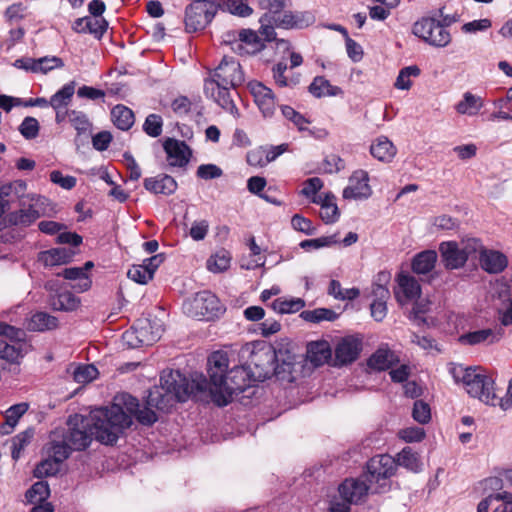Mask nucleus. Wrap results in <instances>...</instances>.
Instances as JSON below:
<instances>
[{
  "mask_svg": "<svg viewBox=\"0 0 512 512\" xmlns=\"http://www.w3.org/2000/svg\"><path fill=\"white\" fill-rule=\"evenodd\" d=\"M231 257L225 250L219 251L207 260V268L213 273H220L228 269Z\"/></svg>",
  "mask_w": 512,
  "mask_h": 512,
  "instance_id": "obj_49",
  "label": "nucleus"
},
{
  "mask_svg": "<svg viewBox=\"0 0 512 512\" xmlns=\"http://www.w3.org/2000/svg\"><path fill=\"white\" fill-rule=\"evenodd\" d=\"M339 494L342 500L351 504H357L367 495L368 486L357 479H346L339 486Z\"/></svg>",
  "mask_w": 512,
  "mask_h": 512,
  "instance_id": "obj_23",
  "label": "nucleus"
},
{
  "mask_svg": "<svg viewBox=\"0 0 512 512\" xmlns=\"http://www.w3.org/2000/svg\"><path fill=\"white\" fill-rule=\"evenodd\" d=\"M313 202L321 205L320 217L325 223H334L338 220L339 209L333 194L319 195L313 199Z\"/></svg>",
  "mask_w": 512,
  "mask_h": 512,
  "instance_id": "obj_29",
  "label": "nucleus"
},
{
  "mask_svg": "<svg viewBox=\"0 0 512 512\" xmlns=\"http://www.w3.org/2000/svg\"><path fill=\"white\" fill-rule=\"evenodd\" d=\"M264 19L269 23H273L277 28L293 29L306 26L303 15L299 13L285 12L284 14L278 13L276 15L264 14Z\"/></svg>",
  "mask_w": 512,
  "mask_h": 512,
  "instance_id": "obj_28",
  "label": "nucleus"
},
{
  "mask_svg": "<svg viewBox=\"0 0 512 512\" xmlns=\"http://www.w3.org/2000/svg\"><path fill=\"white\" fill-rule=\"evenodd\" d=\"M281 111L283 116L291 121L300 131L306 130V125L309 121L303 115L290 106H283Z\"/></svg>",
  "mask_w": 512,
  "mask_h": 512,
  "instance_id": "obj_60",
  "label": "nucleus"
},
{
  "mask_svg": "<svg viewBox=\"0 0 512 512\" xmlns=\"http://www.w3.org/2000/svg\"><path fill=\"white\" fill-rule=\"evenodd\" d=\"M73 449L70 445L65 441L63 437L61 441H57L56 439H52L51 447L49 448L50 456L56 460V462L62 463L65 459H67Z\"/></svg>",
  "mask_w": 512,
  "mask_h": 512,
  "instance_id": "obj_52",
  "label": "nucleus"
},
{
  "mask_svg": "<svg viewBox=\"0 0 512 512\" xmlns=\"http://www.w3.org/2000/svg\"><path fill=\"white\" fill-rule=\"evenodd\" d=\"M163 149L170 167L186 168L192 157V150L186 142L175 138H166Z\"/></svg>",
  "mask_w": 512,
  "mask_h": 512,
  "instance_id": "obj_16",
  "label": "nucleus"
},
{
  "mask_svg": "<svg viewBox=\"0 0 512 512\" xmlns=\"http://www.w3.org/2000/svg\"><path fill=\"white\" fill-rule=\"evenodd\" d=\"M98 376L97 368L92 364L79 365L73 372V378L77 383L85 384L93 381Z\"/></svg>",
  "mask_w": 512,
  "mask_h": 512,
  "instance_id": "obj_53",
  "label": "nucleus"
},
{
  "mask_svg": "<svg viewBox=\"0 0 512 512\" xmlns=\"http://www.w3.org/2000/svg\"><path fill=\"white\" fill-rule=\"evenodd\" d=\"M222 174V169L215 164H202L197 168L196 172L197 177L204 180L219 178Z\"/></svg>",
  "mask_w": 512,
  "mask_h": 512,
  "instance_id": "obj_64",
  "label": "nucleus"
},
{
  "mask_svg": "<svg viewBox=\"0 0 512 512\" xmlns=\"http://www.w3.org/2000/svg\"><path fill=\"white\" fill-rule=\"evenodd\" d=\"M248 88L263 116L266 118L273 116L276 102L272 90L259 81L249 82Z\"/></svg>",
  "mask_w": 512,
  "mask_h": 512,
  "instance_id": "obj_17",
  "label": "nucleus"
},
{
  "mask_svg": "<svg viewBox=\"0 0 512 512\" xmlns=\"http://www.w3.org/2000/svg\"><path fill=\"white\" fill-rule=\"evenodd\" d=\"M0 358L16 362L22 357L25 332L6 323H0Z\"/></svg>",
  "mask_w": 512,
  "mask_h": 512,
  "instance_id": "obj_12",
  "label": "nucleus"
},
{
  "mask_svg": "<svg viewBox=\"0 0 512 512\" xmlns=\"http://www.w3.org/2000/svg\"><path fill=\"white\" fill-rule=\"evenodd\" d=\"M338 243L337 235L323 236L315 239L304 240L300 243L301 248H313L319 249L322 247H328Z\"/></svg>",
  "mask_w": 512,
  "mask_h": 512,
  "instance_id": "obj_57",
  "label": "nucleus"
},
{
  "mask_svg": "<svg viewBox=\"0 0 512 512\" xmlns=\"http://www.w3.org/2000/svg\"><path fill=\"white\" fill-rule=\"evenodd\" d=\"M227 10L234 15L247 17L252 14V8L244 0H226Z\"/></svg>",
  "mask_w": 512,
  "mask_h": 512,
  "instance_id": "obj_61",
  "label": "nucleus"
},
{
  "mask_svg": "<svg viewBox=\"0 0 512 512\" xmlns=\"http://www.w3.org/2000/svg\"><path fill=\"white\" fill-rule=\"evenodd\" d=\"M29 405L25 402L18 403L9 407L4 415L5 422L0 426L1 434H10L19 419L27 412Z\"/></svg>",
  "mask_w": 512,
  "mask_h": 512,
  "instance_id": "obj_32",
  "label": "nucleus"
},
{
  "mask_svg": "<svg viewBox=\"0 0 512 512\" xmlns=\"http://www.w3.org/2000/svg\"><path fill=\"white\" fill-rule=\"evenodd\" d=\"M33 436L34 430L29 428L13 437L11 454L14 460L20 458L22 450L30 443Z\"/></svg>",
  "mask_w": 512,
  "mask_h": 512,
  "instance_id": "obj_50",
  "label": "nucleus"
},
{
  "mask_svg": "<svg viewBox=\"0 0 512 512\" xmlns=\"http://www.w3.org/2000/svg\"><path fill=\"white\" fill-rule=\"evenodd\" d=\"M60 462H56L55 459H46L39 463L35 470L34 475L38 478L55 475L59 470Z\"/></svg>",
  "mask_w": 512,
  "mask_h": 512,
  "instance_id": "obj_58",
  "label": "nucleus"
},
{
  "mask_svg": "<svg viewBox=\"0 0 512 512\" xmlns=\"http://www.w3.org/2000/svg\"><path fill=\"white\" fill-rule=\"evenodd\" d=\"M207 388L212 401L219 407L232 401L233 395L243 392L252 380L248 367L235 366L228 371L229 359L224 351H215L208 358Z\"/></svg>",
  "mask_w": 512,
  "mask_h": 512,
  "instance_id": "obj_1",
  "label": "nucleus"
},
{
  "mask_svg": "<svg viewBox=\"0 0 512 512\" xmlns=\"http://www.w3.org/2000/svg\"><path fill=\"white\" fill-rule=\"evenodd\" d=\"M50 495L49 485L45 481H38L32 485V487L26 492V499L30 503L40 502L41 504Z\"/></svg>",
  "mask_w": 512,
  "mask_h": 512,
  "instance_id": "obj_48",
  "label": "nucleus"
},
{
  "mask_svg": "<svg viewBox=\"0 0 512 512\" xmlns=\"http://www.w3.org/2000/svg\"><path fill=\"white\" fill-rule=\"evenodd\" d=\"M451 374L456 382L463 383L469 395L486 404L497 406L494 380L480 368L456 365L451 368Z\"/></svg>",
  "mask_w": 512,
  "mask_h": 512,
  "instance_id": "obj_6",
  "label": "nucleus"
},
{
  "mask_svg": "<svg viewBox=\"0 0 512 512\" xmlns=\"http://www.w3.org/2000/svg\"><path fill=\"white\" fill-rule=\"evenodd\" d=\"M300 317L307 322L320 323L322 321H334L338 318V314L332 309L317 308L302 311Z\"/></svg>",
  "mask_w": 512,
  "mask_h": 512,
  "instance_id": "obj_46",
  "label": "nucleus"
},
{
  "mask_svg": "<svg viewBox=\"0 0 512 512\" xmlns=\"http://www.w3.org/2000/svg\"><path fill=\"white\" fill-rule=\"evenodd\" d=\"M397 301L404 305L420 297L421 287L415 277L407 274L398 275V290L395 292Z\"/></svg>",
  "mask_w": 512,
  "mask_h": 512,
  "instance_id": "obj_21",
  "label": "nucleus"
},
{
  "mask_svg": "<svg viewBox=\"0 0 512 512\" xmlns=\"http://www.w3.org/2000/svg\"><path fill=\"white\" fill-rule=\"evenodd\" d=\"M372 195L369 175L365 170L355 171L349 178V185L343 190L345 199H368Z\"/></svg>",
  "mask_w": 512,
  "mask_h": 512,
  "instance_id": "obj_18",
  "label": "nucleus"
},
{
  "mask_svg": "<svg viewBox=\"0 0 512 512\" xmlns=\"http://www.w3.org/2000/svg\"><path fill=\"white\" fill-rule=\"evenodd\" d=\"M437 253L434 250H425L413 258L412 270L416 274H428L430 273L437 262Z\"/></svg>",
  "mask_w": 512,
  "mask_h": 512,
  "instance_id": "obj_34",
  "label": "nucleus"
},
{
  "mask_svg": "<svg viewBox=\"0 0 512 512\" xmlns=\"http://www.w3.org/2000/svg\"><path fill=\"white\" fill-rule=\"evenodd\" d=\"M139 409L137 398L122 393L114 398L110 407H101L92 411L97 437L107 445L114 444L125 429L132 424V416Z\"/></svg>",
  "mask_w": 512,
  "mask_h": 512,
  "instance_id": "obj_2",
  "label": "nucleus"
},
{
  "mask_svg": "<svg viewBox=\"0 0 512 512\" xmlns=\"http://www.w3.org/2000/svg\"><path fill=\"white\" fill-rule=\"evenodd\" d=\"M261 27L259 29V36L261 40L265 41H277V48H282L283 51H290V43L284 39H277L275 28L273 23H269L264 19V15L260 19Z\"/></svg>",
  "mask_w": 512,
  "mask_h": 512,
  "instance_id": "obj_45",
  "label": "nucleus"
},
{
  "mask_svg": "<svg viewBox=\"0 0 512 512\" xmlns=\"http://www.w3.org/2000/svg\"><path fill=\"white\" fill-rule=\"evenodd\" d=\"M332 355L330 345L327 341L311 342L307 346V359L314 366L325 364Z\"/></svg>",
  "mask_w": 512,
  "mask_h": 512,
  "instance_id": "obj_30",
  "label": "nucleus"
},
{
  "mask_svg": "<svg viewBox=\"0 0 512 512\" xmlns=\"http://www.w3.org/2000/svg\"><path fill=\"white\" fill-rule=\"evenodd\" d=\"M444 265L448 269H458L466 263V254L455 242H443L439 247Z\"/></svg>",
  "mask_w": 512,
  "mask_h": 512,
  "instance_id": "obj_24",
  "label": "nucleus"
},
{
  "mask_svg": "<svg viewBox=\"0 0 512 512\" xmlns=\"http://www.w3.org/2000/svg\"><path fill=\"white\" fill-rule=\"evenodd\" d=\"M239 42H235V47L232 49L238 51L239 53H243L244 47L243 44H246L251 47L250 50L246 49L245 53H255L264 48V44L261 41L260 36L250 29H242L238 32Z\"/></svg>",
  "mask_w": 512,
  "mask_h": 512,
  "instance_id": "obj_31",
  "label": "nucleus"
},
{
  "mask_svg": "<svg viewBox=\"0 0 512 512\" xmlns=\"http://www.w3.org/2000/svg\"><path fill=\"white\" fill-rule=\"evenodd\" d=\"M483 107V99L471 92H465L463 98L455 106L456 111L461 115L475 116Z\"/></svg>",
  "mask_w": 512,
  "mask_h": 512,
  "instance_id": "obj_35",
  "label": "nucleus"
},
{
  "mask_svg": "<svg viewBox=\"0 0 512 512\" xmlns=\"http://www.w3.org/2000/svg\"><path fill=\"white\" fill-rule=\"evenodd\" d=\"M396 466H402L412 472H419L421 470V461L417 453L412 448L405 447L397 454L395 458Z\"/></svg>",
  "mask_w": 512,
  "mask_h": 512,
  "instance_id": "obj_43",
  "label": "nucleus"
},
{
  "mask_svg": "<svg viewBox=\"0 0 512 512\" xmlns=\"http://www.w3.org/2000/svg\"><path fill=\"white\" fill-rule=\"evenodd\" d=\"M111 117L115 126L121 130H128L134 124L133 111L124 105H116L111 111Z\"/></svg>",
  "mask_w": 512,
  "mask_h": 512,
  "instance_id": "obj_41",
  "label": "nucleus"
},
{
  "mask_svg": "<svg viewBox=\"0 0 512 512\" xmlns=\"http://www.w3.org/2000/svg\"><path fill=\"white\" fill-rule=\"evenodd\" d=\"M74 252L67 248H54L43 251L40 254V260L46 266H56L69 262Z\"/></svg>",
  "mask_w": 512,
  "mask_h": 512,
  "instance_id": "obj_37",
  "label": "nucleus"
},
{
  "mask_svg": "<svg viewBox=\"0 0 512 512\" xmlns=\"http://www.w3.org/2000/svg\"><path fill=\"white\" fill-rule=\"evenodd\" d=\"M26 189L24 180H15L0 187L1 199L15 196L19 201L20 208L10 212V221L14 226H28L44 213L47 198L35 193L27 194Z\"/></svg>",
  "mask_w": 512,
  "mask_h": 512,
  "instance_id": "obj_5",
  "label": "nucleus"
},
{
  "mask_svg": "<svg viewBox=\"0 0 512 512\" xmlns=\"http://www.w3.org/2000/svg\"><path fill=\"white\" fill-rule=\"evenodd\" d=\"M96 430L91 412L89 418H81L79 424L77 423L75 426L69 427L63 437L73 450L81 451L90 445L93 437L100 442Z\"/></svg>",
  "mask_w": 512,
  "mask_h": 512,
  "instance_id": "obj_14",
  "label": "nucleus"
},
{
  "mask_svg": "<svg viewBox=\"0 0 512 512\" xmlns=\"http://www.w3.org/2000/svg\"><path fill=\"white\" fill-rule=\"evenodd\" d=\"M362 350V343L354 337L343 338L335 348V364L338 366L354 362Z\"/></svg>",
  "mask_w": 512,
  "mask_h": 512,
  "instance_id": "obj_20",
  "label": "nucleus"
},
{
  "mask_svg": "<svg viewBox=\"0 0 512 512\" xmlns=\"http://www.w3.org/2000/svg\"><path fill=\"white\" fill-rule=\"evenodd\" d=\"M19 132L25 139H34L39 133V123L34 117H26L19 126Z\"/></svg>",
  "mask_w": 512,
  "mask_h": 512,
  "instance_id": "obj_56",
  "label": "nucleus"
},
{
  "mask_svg": "<svg viewBox=\"0 0 512 512\" xmlns=\"http://www.w3.org/2000/svg\"><path fill=\"white\" fill-rule=\"evenodd\" d=\"M492 297L504 326L512 324V280L504 277L492 284Z\"/></svg>",
  "mask_w": 512,
  "mask_h": 512,
  "instance_id": "obj_13",
  "label": "nucleus"
},
{
  "mask_svg": "<svg viewBox=\"0 0 512 512\" xmlns=\"http://www.w3.org/2000/svg\"><path fill=\"white\" fill-rule=\"evenodd\" d=\"M413 34L435 47H446L451 42L449 31L434 17H424L415 22Z\"/></svg>",
  "mask_w": 512,
  "mask_h": 512,
  "instance_id": "obj_9",
  "label": "nucleus"
},
{
  "mask_svg": "<svg viewBox=\"0 0 512 512\" xmlns=\"http://www.w3.org/2000/svg\"><path fill=\"white\" fill-rule=\"evenodd\" d=\"M127 276L138 284H147L153 278L149 269L143 264L132 265L127 272Z\"/></svg>",
  "mask_w": 512,
  "mask_h": 512,
  "instance_id": "obj_55",
  "label": "nucleus"
},
{
  "mask_svg": "<svg viewBox=\"0 0 512 512\" xmlns=\"http://www.w3.org/2000/svg\"><path fill=\"white\" fill-rule=\"evenodd\" d=\"M412 416L415 421L421 424L428 423L431 419V411L429 405L422 400L415 401Z\"/></svg>",
  "mask_w": 512,
  "mask_h": 512,
  "instance_id": "obj_59",
  "label": "nucleus"
},
{
  "mask_svg": "<svg viewBox=\"0 0 512 512\" xmlns=\"http://www.w3.org/2000/svg\"><path fill=\"white\" fill-rule=\"evenodd\" d=\"M276 352L271 346H264L252 351L248 363L252 381L262 382L275 371Z\"/></svg>",
  "mask_w": 512,
  "mask_h": 512,
  "instance_id": "obj_10",
  "label": "nucleus"
},
{
  "mask_svg": "<svg viewBox=\"0 0 512 512\" xmlns=\"http://www.w3.org/2000/svg\"><path fill=\"white\" fill-rule=\"evenodd\" d=\"M339 91L340 89L338 87L331 85V83L322 76L315 77L309 86V92L317 98L335 96Z\"/></svg>",
  "mask_w": 512,
  "mask_h": 512,
  "instance_id": "obj_42",
  "label": "nucleus"
},
{
  "mask_svg": "<svg viewBox=\"0 0 512 512\" xmlns=\"http://www.w3.org/2000/svg\"><path fill=\"white\" fill-rule=\"evenodd\" d=\"M162 389L155 388L147 396L146 404L157 410L165 411L175 401L185 402L191 395L196 396L207 388V379L203 374H195L188 381L179 371H170L160 378Z\"/></svg>",
  "mask_w": 512,
  "mask_h": 512,
  "instance_id": "obj_4",
  "label": "nucleus"
},
{
  "mask_svg": "<svg viewBox=\"0 0 512 512\" xmlns=\"http://www.w3.org/2000/svg\"><path fill=\"white\" fill-rule=\"evenodd\" d=\"M108 23L104 18L83 17L78 18L73 23V30L77 33H90L97 38H101L106 32Z\"/></svg>",
  "mask_w": 512,
  "mask_h": 512,
  "instance_id": "obj_26",
  "label": "nucleus"
},
{
  "mask_svg": "<svg viewBox=\"0 0 512 512\" xmlns=\"http://www.w3.org/2000/svg\"><path fill=\"white\" fill-rule=\"evenodd\" d=\"M216 7L213 2L197 0L185 9V29L193 33L204 29L213 19Z\"/></svg>",
  "mask_w": 512,
  "mask_h": 512,
  "instance_id": "obj_11",
  "label": "nucleus"
},
{
  "mask_svg": "<svg viewBox=\"0 0 512 512\" xmlns=\"http://www.w3.org/2000/svg\"><path fill=\"white\" fill-rule=\"evenodd\" d=\"M61 275L71 281H76L75 284L72 285V288L77 292L87 291L91 287V280L85 272L84 268L80 267H70L63 270Z\"/></svg>",
  "mask_w": 512,
  "mask_h": 512,
  "instance_id": "obj_36",
  "label": "nucleus"
},
{
  "mask_svg": "<svg viewBox=\"0 0 512 512\" xmlns=\"http://www.w3.org/2000/svg\"><path fill=\"white\" fill-rule=\"evenodd\" d=\"M478 259L480 267L489 274H499L508 266L507 256L498 250H482Z\"/></svg>",
  "mask_w": 512,
  "mask_h": 512,
  "instance_id": "obj_22",
  "label": "nucleus"
},
{
  "mask_svg": "<svg viewBox=\"0 0 512 512\" xmlns=\"http://www.w3.org/2000/svg\"><path fill=\"white\" fill-rule=\"evenodd\" d=\"M163 127L162 117L158 114H149L143 124L144 132L150 137L156 138L161 135Z\"/></svg>",
  "mask_w": 512,
  "mask_h": 512,
  "instance_id": "obj_54",
  "label": "nucleus"
},
{
  "mask_svg": "<svg viewBox=\"0 0 512 512\" xmlns=\"http://www.w3.org/2000/svg\"><path fill=\"white\" fill-rule=\"evenodd\" d=\"M184 313L197 319L212 320L224 312V307L215 294L201 291L183 303Z\"/></svg>",
  "mask_w": 512,
  "mask_h": 512,
  "instance_id": "obj_7",
  "label": "nucleus"
},
{
  "mask_svg": "<svg viewBox=\"0 0 512 512\" xmlns=\"http://www.w3.org/2000/svg\"><path fill=\"white\" fill-rule=\"evenodd\" d=\"M80 300L70 291L58 293L51 302L55 310L74 311L78 308Z\"/></svg>",
  "mask_w": 512,
  "mask_h": 512,
  "instance_id": "obj_44",
  "label": "nucleus"
},
{
  "mask_svg": "<svg viewBox=\"0 0 512 512\" xmlns=\"http://www.w3.org/2000/svg\"><path fill=\"white\" fill-rule=\"evenodd\" d=\"M372 156L382 162H390L396 155V148L385 136H381L371 145Z\"/></svg>",
  "mask_w": 512,
  "mask_h": 512,
  "instance_id": "obj_33",
  "label": "nucleus"
},
{
  "mask_svg": "<svg viewBox=\"0 0 512 512\" xmlns=\"http://www.w3.org/2000/svg\"><path fill=\"white\" fill-rule=\"evenodd\" d=\"M305 306V301L301 298H285L275 299L271 307L279 314H292L300 311Z\"/></svg>",
  "mask_w": 512,
  "mask_h": 512,
  "instance_id": "obj_40",
  "label": "nucleus"
},
{
  "mask_svg": "<svg viewBox=\"0 0 512 512\" xmlns=\"http://www.w3.org/2000/svg\"><path fill=\"white\" fill-rule=\"evenodd\" d=\"M57 326L58 320L56 317L46 312H37L31 316L27 327L31 331L43 332L55 329Z\"/></svg>",
  "mask_w": 512,
  "mask_h": 512,
  "instance_id": "obj_38",
  "label": "nucleus"
},
{
  "mask_svg": "<svg viewBox=\"0 0 512 512\" xmlns=\"http://www.w3.org/2000/svg\"><path fill=\"white\" fill-rule=\"evenodd\" d=\"M291 225L295 230L303 232L306 235H314L316 233V228L313 226L312 222L299 214L292 217Z\"/></svg>",
  "mask_w": 512,
  "mask_h": 512,
  "instance_id": "obj_63",
  "label": "nucleus"
},
{
  "mask_svg": "<svg viewBox=\"0 0 512 512\" xmlns=\"http://www.w3.org/2000/svg\"><path fill=\"white\" fill-rule=\"evenodd\" d=\"M162 333V325L158 322L140 319L123 333L122 340L128 348H139L153 345L161 338Z\"/></svg>",
  "mask_w": 512,
  "mask_h": 512,
  "instance_id": "obj_8",
  "label": "nucleus"
},
{
  "mask_svg": "<svg viewBox=\"0 0 512 512\" xmlns=\"http://www.w3.org/2000/svg\"><path fill=\"white\" fill-rule=\"evenodd\" d=\"M395 470V458L387 454L374 456L367 463V472L371 482H378L380 479L389 478L394 474Z\"/></svg>",
  "mask_w": 512,
  "mask_h": 512,
  "instance_id": "obj_19",
  "label": "nucleus"
},
{
  "mask_svg": "<svg viewBox=\"0 0 512 512\" xmlns=\"http://www.w3.org/2000/svg\"><path fill=\"white\" fill-rule=\"evenodd\" d=\"M503 335V328L494 326L463 333L458 337V342L463 346H489L498 343Z\"/></svg>",
  "mask_w": 512,
  "mask_h": 512,
  "instance_id": "obj_15",
  "label": "nucleus"
},
{
  "mask_svg": "<svg viewBox=\"0 0 512 512\" xmlns=\"http://www.w3.org/2000/svg\"><path fill=\"white\" fill-rule=\"evenodd\" d=\"M36 62L37 63H33V64L37 66L38 72H41L44 74L48 73L49 71H51L55 68H60L64 65L62 59L59 57H56V56L41 57L39 59H36Z\"/></svg>",
  "mask_w": 512,
  "mask_h": 512,
  "instance_id": "obj_62",
  "label": "nucleus"
},
{
  "mask_svg": "<svg viewBox=\"0 0 512 512\" xmlns=\"http://www.w3.org/2000/svg\"><path fill=\"white\" fill-rule=\"evenodd\" d=\"M420 74V69L416 65L407 66L400 70L394 86L400 90L410 89L412 82L411 77H417Z\"/></svg>",
  "mask_w": 512,
  "mask_h": 512,
  "instance_id": "obj_51",
  "label": "nucleus"
},
{
  "mask_svg": "<svg viewBox=\"0 0 512 512\" xmlns=\"http://www.w3.org/2000/svg\"><path fill=\"white\" fill-rule=\"evenodd\" d=\"M244 80L240 63L233 57L224 56L204 80V94L223 110L238 117L239 110L232 99L230 89L240 86Z\"/></svg>",
  "mask_w": 512,
  "mask_h": 512,
  "instance_id": "obj_3",
  "label": "nucleus"
},
{
  "mask_svg": "<svg viewBox=\"0 0 512 512\" xmlns=\"http://www.w3.org/2000/svg\"><path fill=\"white\" fill-rule=\"evenodd\" d=\"M75 87L76 84L74 81L65 84L60 90L51 96L49 106L53 109L67 108L75 93Z\"/></svg>",
  "mask_w": 512,
  "mask_h": 512,
  "instance_id": "obj_39",
  "label": "nucleus"
},
{
  "mask_svg": "<svg viewBox=\"0 0 512 512\" xmlns=\"http://www.w3.org/2000/svg\"><path fill=\"white\" fill-rule=\"evenodd\" d=\"M69 122L76 130L78 136H88L90 134L92 123L84 112L70 110Z\"/></svg>",
  "mask_w": 512,
  "mask_h": 512,
  "instance_id": "obj_47",
  "label": "nucleus"
},
{
  "mask_svg": "<svg viewBox=\"0 0 512 512\" xmlns=\"http://www.w3.org/2000/svg\"><path fill=\"white\" fill-rule=\"evenodd\" d=\"M399 362L398 357L388 347H380L368 359V366L378 371H384L391 368Z\"/></svg>",
  "mask_w": 512,
  "mask_h": 512,
  "instance_id": "obj_27",
  "label": "nucleus"
},
{
  "mask_svg": "<svg viewBox=\"0 0 512 512\" xmlns=\"http://www.w3.org/2000/svg\"><path fill=\"white\" fill-rule=\"evenodd\" d=\"M146 190L155 194L171 195L177 189L175 179L167 174H160L155 177H149L144 180Z\"/></svg>",
  "mask_w": 512,
  "mask_h": 512,
  "instance_id": "obj_25",
  "label": "nucleus"
}]
</instances>
